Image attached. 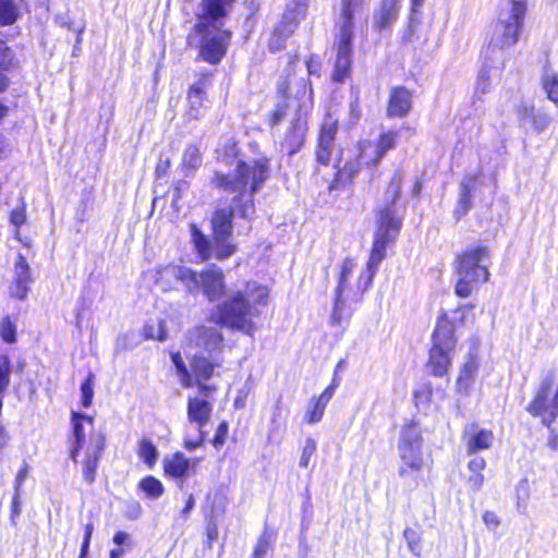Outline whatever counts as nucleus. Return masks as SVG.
<instances>
[{
    "label": "nucleus",
    "instance_id": "obj_49",
    "mask_svg": "<svg viewBox=\"0 0 558 558\" xmlns=\"http://www.w3.org/2000/svg\"><path fill=\"white\" fill-rule=\"evenodd\" d=\"M424 1L425 0H411L412 16H411L410 25H409V34L403 37L404 41H409V43L412 41V36L414 34V28H415L414 15L420 12V9L424 4Z\"/></svg>",
    "mask_w": 558,
    "mask_h": 558
},
{
    "label": "nucleus",
    "instance_id": "obj_25",
    "mask_svg": "<svg viewBox=\"0 0 558 558\" xmlns=\"http://www.w3.org/2000/svg\"><path fill=\"white\" fill-rule=\"evenodd\" d=\"M518 118L522 122H531L536 132H543L551 121L548 113L535 110L533 106L527 105H522L518 109Z\"/></svg>",
    "mask_w": 558,
    "mask_h": 558
},
{
    "label": "nucleus",
    "instance_id": "obj_37",
    "mask_svg": "<svg viewBox=\"0 0 558 558\" xmlns=\"http://www.w3.org/2000/svg\"><path fill=\"white\" fill-rule=\"evenodd\" d=\"M337 131L338 125L336 121H325L320 130L318 147L332 149Z\"/></svg>",
    "mask_w": 558,
    "mask_h": 558
},
{
    "label": "nucleus",
    "instance_id": "obj_58",
    "mask_svg": "<svg viewBox=\"0 0 558 558\" xmlns=\"http://www.w3.org/2000/svg\"><path fill=\"white\" fill-rule=\"evenodd\" d=\"M484 483L482 473H472L468 478V484L473 490H480Z\"/></svg>",
    "mask_w": 558,
    "mask_h": 558
},
{
    "label": "nucleus",
    "instance_id": "obj_59",
    "mask_svg": "<svg viewBox=\"0 0 558 558\" xmlns=\"http://www.w3.org/2000/svg\"><path fill=\"white\" fill-rule=\"evenodd\" d=\"M332 149L317 147L316 159L322 165H328L331 158Z\"/></svg>",
    "mask_w": 558,
    "mask_h": 558
},
{
    "label": "nucleus",
    "instance_id": "obj_21",
    "mask_svg": "<svg viewBox=\"0 0 558 558\" xmlns=\"http://www.w3.org/2000/svg\"><path fill=\"white\" fill-rule=\"evenodd\" d=\"M306 121L301 114H298L281 143L282 149L290 156L299 151L304 143Z\"/></svg>",
    "mask_w": 558,
    "mask_h": 558
},
{
    "label": "nucleus",
    "instance_id": "obj_1",
    "mask_svg": "<svg viewBox=\"0 0 558 558\" xmlns=\"http://www.w3.org/2000/svg\"><path fill=\"white\" fill-rule=\"evenodd\" d=\"M219 158L233 167L228 173L216 171L211 184L227 193L235 194L230 208H219L211 217L214 243H211L196 225H191V238L198 256L203 259L215 257L226 259L235 252V246L228 242L232 235L233 216L236 213L242 218L254 214V195L259 191L269 177V160L265 157L242 160L238 157L236 144L228 143Z\"/></svg>",
    "mask_w": 558,
    "mask_h": 558
},
{
    "label": "nucleus",
    "instance_id": "obj_6",
    "mask_svg": "<svg viewBox=\"0 0 558 558\" xmlns=\"http://www.w3.org/2000/svg\"><path fill=\"white\" fill-rule=\"evenodd\" d=\"M364 0H342L341 11L337 22L339 39L337 43V58L333 80L342 82L351 69L353 19L363 11Z\"/></svg>",
    "mask_w": 558,
    "mask_h": 558
},
{
    "label": "nucleus",
    "instance_id": "obj_43",
    "mask_svg": "<svg viewBox=\"0 0 558 558\" xmlns=\"http://www.w3.org/2000/svg\"><path fill=\"white\" fill-rule=\"evenodd\" d=\"M398 140V133L393 131H388L386 133H383L378 141L375 142L381 157L385 156V154L395 148Z\"/></svg>",
    "mask_w": 558,
    "mask_h": 558
},
{
    "label": "nucleus",
    "instance_id": "obj_34",
    "mask_svg": "<svg viewBox=\"0 0 558 558\" xmlns=\"http://www.w3.org/2000/svg\"><path fill=\"white\" fill-rule=\"evenodd\" d=\"M171 361L175 367L177 375L183 387L190 388L194 386V378L189 368L186 367L181 354L179 352L171 354Z\"/></svg>",
    "mask_w": 558,
    "mask_h": 558
},
{
    "label": "nucleus",
    "instance_id": "obj_51",
    "mask_svg": "<svg viewBox=\"0 0 558 558\" xmlns=\"http://www.w3.org/2000/svg\"><path fill=\"white\" fill-rule=\"evenodd\" d=\"M433 390L430 385L425 384L414 392L416 403L425 404L430 402Z\"/></svg>",
    "mask_w": 558,
    "mask_h": 558
},
{
    "label": "nucleus",
    "instance_id": "obj_4",
    "mask_svg": "<svg viewBox=\"0 0 558 558\" xmlns=\"http://www.w3.org/2000/svg\"><path fill=\"white\" fill-rule=\"evenodd\" d=\"M187 347L195 349L191 361L194 379H210L215 368L222 364L220 353L223 348V337L220 330L216 327H195L187 333Z\"/></svg>",
    "mask_w": 558,
    "mask_h": 558
},
{
    "label": "nucleus",
    "instance_id": "obj_52",
    "mask_svg": "<svg viewBox=\"0 0 558 558\" xmlns=\"http://www.w3.org/2000/svg\"><path fill=\"white\" fill-rule=\"evenodd\" d=\"M227 435H228V424L226 422H221L217 427V430H216V434H215V437L213 440V445L216 448H220L221 446H223V444L226 442V439H227Z\"/></svg>",
    "mask_w": 558,
    "mask_h": 558
},
{
    "label": "nucleus",
    "instance_id": "obj_23",
    "mask_svg": "<svg viewBox=\"0 0 558 558\" xmlns=\"http://www.w3.org/2000/svg\"><path fill=\"white\" fill-rule=\"evenodd\" d=\"M412 107V95L404 87H396L390 93L388 104L389 117H404L409 113Z\"/></svg>",
    "mask_w": 558,
    "mask_h": 558
},
{
    "label": "nucleus",
    "instance_id": "obj_45",
    "mask_svg": "<svg viewBox=\"0 0 558 558\" xmlns=\"http://www.w3.org/2000/svg\"><path fill=\"white\" fill-rule=\"evenodd\" d=\"M82 405L89 408L94 397V375L89 374L81 385Z\"/></svg>",
    "mask_w": 558,
    "mask_h": 558
},
{
    "label": "nucleus",
    "instance_id": "obj_48",
    "mask_svg": "<svg viewBox=\"0 0 558 558\" xmlns=\"http://www.w3.org/2000/svg\"><path fill=\"white\" fill-rule=\"evenodd\" d=\"M313 405L308 409L306 414V421L308 424H315L318 423L324 415V412L326 410V405L317 401L316 399L312 400Z\"/></svg>",
    "mask_w": 558,
    "mask_h": 558
},
{
    "label": "nucleus",
    "instance_id": "obj_14",
    "mask_svg": "<svg viewBox=\"0 0 558 558\" xmlns=\"http://www.w3.org/2000/svg\"><path fill=\"white\" fill-rule=\"evenodd\" d=\"M231 8V0H202L194 29L225 28Z\"/></svg>",
    "mask_w": 558,
    "mask_h": 558
},
{
    "label": "nucleus",
    "instance_id": "obj_7",
    "mask_svg": "<svg viewBox=\"0 0 558 558\" xmlns=\"http://www.w3.org/2000/svg\"><path fill=\"white\" fill-rule=\"evenodd\" d=\"M526 5L521 0L507 2L493 26L489 47L505 49L515 45L523 27Z\"/></svg>",
    "mask_w": 558,
    "mask_h": 558
},
{
    "label": "nucleus",
    "instance_id": "obj_39",
    "mask_svg": "<svg viewBox=\"0 0 558 558\" xmlns=\"http://www.w3.org/2000/svg\"><path fill=\"white\" fill-rule=\"evenodd\" d=\"M138 486L151 499H157L163 494L162 483L154 476L144 477Z\"/></svg>",
    "mask_w": 558,
    "mask_h": 558
},
{
    "label": "nucleus",
    "instance_id": "obj_19",
    "mask_svg": "<svg viewBox=\"0 0 558 558\" xmlns=\"http://www.w3.org/2000/svg\"><path fill=\"white\" fill-rule=\"evenodd\" d=\"M158 280H165L167 282H171L172 280L180 281L185 284L190 293H195V288L197 287L195 271L178 265L160 267L158 270Z\"/></svg>",
    "mask_w": 558,
    "mask_h": 558
},
{
    "label": "nucleus",
    "instance_id": "obj_8",
    "mask_svg": "<svg viewBox=\"0 0 558 558\" xmlns=\"http://www.w3.org/2000/svg\"><path fill=\"white\" fill-rule=\"evenodd\" d=\"M453 325L446 318H439L433 333V345L429 350L427 369L436 377L447 375L456 348Z\"/></svg>",
    "mask_w": 558,
    "mask_h": 558
},
{
    "label": "nucleus",
    "instance_id": "obj_31",
    "mask_svg": "<svg viewBox=\"0 0 558 558\" xmlns=\"http://www.w3.org/2000/svg\"><path fill=\"white\" fill-rule=\"evenodd\" d=\"M274 542V533L265 526L254 546L251 558H267L268 553L272 549Z\"/></svg>",
    "mask_w": 558,
    "mask_h": 558
},
{
    "label": "nucleus",
    "instance_id": "obj_27",
    "mask_svg": "<svg viewBox=\"0 0 558 558\" xmlns=\"http://www.w3.org/2000/svg\"><path fill=\"white\" fill-rule=\"evenodd\" d=\"M477 363L475 359L470 354L460 371L457 379V389L459 393L464 396L469 395L470 388L474 383V378L477 372Z\"/></svg>",
    "mask_w": 558,
    "mask_h": 558
},
{
    "label": "nucleus",
    "instance_id": "obj_28",
    "mask_svg": "<svg viewBox=\"0 0 558 558\" xmlns=\"http://www.w3.org/2000/svg\"><path fill=\"white\" fill-rule=\"evenodd\" d=\"M399 0H383L380 9L374 16L375 26L379 29L388 27L398 16Z\"/></svg>",
    "mask_w": 558,
    "mask_h": 558
},
{
    "label": "nucleus",
    "instance_id": "obj_17",
    "mask_svg": "<svg viewBox=\"0 0 558 558\" xmlns=\"http://www.w3.org/2000/svg\"><path fill=\"white\" fill-rule=\"evenodd\" d=\"M94 418L86 414L72 413V436L69 439L70 444V458L76 462L78 453L85 442V425L90 429L93 428Z\"/></svg>",
    "mask_w": 558,
    "mask_h": 558
},
{
    "label": "nucleus",
    "instance_id": "obj_64",
    "mask_svg": "<svg viewBox=\"0 0 558 558\" xmlns=\"http://www.w3.org/2000/svg\"><path fill=\"white\" fill-rule=\"evenodd\" d=\"M547 446L551 450L558 449V435L551 428H550V436L548 438Z\"/></svg>",
    "mask_w": 558,
    "mask_h": 558
},
{
    "label": "nucleus",
    "instance_id": "obj_10",
    "mask_svg": "<svg viewBox=\"0 0 558 558\" xmlns=\"http://www.w3.org/2000/svg\"><path fill=\"white\" fill-rule=\"evenodd\" d=\"M555 372L549 371L541 380L526 411L534 417H541L543 425H550L558 417V387L554 390Z\"/></svg>",
    "mask_w": 558,
    "mask_h": 558
},
{
    "label": "nucleus",
    "instance_id": "obj_50",
    "mask_svg": "<svg viewBox=\"0 0 558 558\" xmlns=\"http://www.w3.org/2000/svg\"><path fill=\"white\" fill-rule=\"evenodd\" d=\"M22 495L23 492H14L13 494L10 515L13 525H16V519L20 517L22 512Z\"/></svg>",
    "mask_w": 558,
    "mask_h": 558
},
{
    "label": "nucleus",
    "instance_id": "obj_16",
    "mask_svg": "<svg viewBox=\"0 0 558 558\" xmlns=\"http://www.w3.org/2000/svg\"><path fill=\"white\" fill-rule=\"evenodd\" d=\"M105 448V437L100 433H93L89 436V444L83 468L84 481L93 484L96 477L98 461Z\"/></svg>",
    "mask_w": 558,
    "mask_h": 558
},
{
    "label": "nucleus",
    "instance_id": "obj_15",
    "mask_svg": "<svg viewBox=\"0 0 558 558\" xmlns=\"http://www.w3.org/2000/svg\"><path fill=\"white\" fill-rule=\"evenodd\" d=\"M197 287L195 292L202 290L209 301L218 300L225 292L223 274L221 268L210 265L201 274L195 272Z\"/></svg>",
    "mask_w": 558,
    "mask_h": 558
},
{
    "label": "nucleus",
    "instance_id": "obj_33",
    "mask_svg": "<svg viewBox=\"0 0 558 558\" xmlns=\"http://www.w3.org/2000/svg\"><path fill=\"white\" fill-rule=\"evenodd\" d=\"M477 174H466L460 183L458 203L472 207V193L476 189Z\"/></svg>",
    "mask_w": 558,
    "mask_h": 558
},
{
    "label": "nucleus",
    "instance_id": "obj_60",
    "mask_svg": "<svg viewBox=\"0 0 558 558\" xmlns=\"http://www.w3.org/2000/svg\"><path fill=\"white\" fill-rule=\"evenodd\" d=\"M483 521L488 527H497L499 525L498 517L493 511H485Z\"/></svg>",
    "mask_w": 558,
    "mask_h": 558
},
{
    "label": "nucleus",
    "instance_id": "obj_2",
    "mask_svg": "<svg viewBox=\"0 0 558 558\" xmlns=\"http://www.w3.org/2000/svg\"><path fill=\"white\" fill-rule=\"evenodd\" d=\"M225 295L226 299L217 306V323L253 336L257 330L253 319L260 315L259 306L266 305L267 288L247 282L243 289H230Z\"/></svg>",
    "mask_w": 558,
    "mask_h": 558
},
{
    "label": "nucleus",
    "instance_id": "obj_46",
    "mask_svg": "<svg viewBox=\"0 0 558 558\" xmlns=\"http://www.w3.org/2000/svg\"><path fill=\"white\" fill-rule=\"evenodd\" d=\"M317 449L316 441L308 437L305 439V444L302 450V454L299 461L301 468H307L312 457L315 454Z\"/></svg>",
    "mask_w": 558,
    "mask_h": 558
},
{
    "label": "nucleus",
    "instance_id": "obj_29",
    "mask_svg": "<svg viewBox=\"0 0 558 558\" xmlns=\"http://www.w3.org/2000/svg\"><path fill=\"white\" fill-rule=\"evenodd\" d=\"M189 109L186 116L190 120H198L205 108V92L199 86H192L187 93Z\"/></svg>",
    "mask_w": 558,
    "mask_h": 558
},
{
    "label": "nucleus",
    "instance_id": "obj_41",
    "mask_svg": "<svg viewBox=\"0 0 558 558\" xmlns=\"http://www.w3.org/2000/svg\"><path fill=\"white\" fill-rule=\"evenodd\" d=\"M308 8V0H290L287 3V17H291L298 22L305 17Z\"/></svg>",
    "mask_w": 558,
    "mask_h": 558
},
{
    "label": "nucleus",
    "instance_id": "obj_53",
    "mask_svg": "<svg viewBox=\"0 0 558 558\" xmlns=\"http://www.w3.org/2000/svg\"><path fill=\"white\" fill-rule=\"evenodd\" d=\"M198 435L195 439H192V438H189L186 437L184 439V448L192 451L198 447H201L204 441H205V438H206V433L201 429V430H197Z\"/></svg>",
    "mask_w": 558,
    "mask_h": 558
},
{
    "label": "nucleus",
    "instance_id": "obj_22",
    "mask_svg": "<svg viewBox=\"0 0 558 558\" xmlns=\"http://www.w3.org/2000/svg\"><path fill=\"white\" fill-rule=\"evenodd\" d=\"M213 412V404L197 397L187 400V420L201 430L208 423Z\"/></svg>",
    "mask_w": 558,
    "mask_h": 558
},
{
    "label": "nucleus",
    "instance_id": "obj_35",
    "mask_svg": "<svg viewBox=\"0 0 558 558\" xmlns=\"http://www.w3.org/2000/svg\"><path fill=\"white\" fill-rule=\"evenodd\" d=\"M20 16V10L13 0H0V25H12Z\"/></svg>",
    "mask_w": 558,
    "mask_h": 558
},
{
    "label": "nucleus",
    "instance_id": "obj_24",
    "mask_svg": "<svg viewBox=\"0 0 558 558\" xmlns=\"http://www.w3.org/2000/svg\"><path fill=\"white\" fill-rule=\"evenodd\" d=\"M300 22L282 15L281 21L275 27L272 36L269 40V49L271 51H279L282 49L284 41L294 33Z\"/></svg>",
    "mask_w": 558,
    "mask_h": 558
},
{
    "label": "nucleus",
    "instance_id": "obj_63",
    "mask_svg": "<svg viewBox=\"0 0 558 558\" xmlns=\"http://www.w3.org/2000/svg\"><path fill=\"white\" fill-rule=\"evenodd\" d=\"M128 541H129V534H128V533H125V532H122V531L117 532V533L114 534V536H113V543H114L116 545H118V546H122V545H124V544L130 545V544L128 543Z\"/></svg>",
    "mask_w": 558,
    "mask_h": 558
},
{
    "label": "nucleus",
    "instance_id": "obj_55",
    "mask_svg": "<svg viewBox=\"0 0 558 558\" xmlns=\"http://www.w3.org/2000/svg\"><path fill=\"white\" fill-rule=\"evenodd\" d=\"M338 385L339 383L336 379H333L332 384L329 385L316 400L327 407L328 402L333 397Z\"/></svg>",
    "mask_w": 558,
    "mask_h": 558
},
{
    "label": "nucleus",
    "instance_id": "obj_40",
    "mask_svg": "<svg viewBox=\"0 0 558 558\" xmlns=\"http://www.w3.org/2000/svg\"><path fill=\"white\" fill-rule=\"evenodd\" d=\"M140 458L148 465H155L158 458V450L150 440L142 439L137 451Z\"/></svg>",
    "mask_w": 558,
    "mask_h": 558
},
{
    "label": "nucleus",
    "instance_id": "obj_36",
    "mask_svg": "<svg viewBox=\"0 0 558 558\" xmlns=\"http://www.w3.org/2000/svg\"><path fill=\"white\" fill-rule=\"evenodd\" d=\"M144 336L146 339L158 340L160 342L167 340L168 331L166 322L162 319L148 322L144 327Z\"/></svg>",
    "mask_w": 558,
    "mask_h": 558
},
{
    "label": "nucleus",
    "instance_id": "obj_30",
    "mask_svg": "<svg viewBox=\"0 0 558 558\" xmlns=\"http://www.w3.org/2000/svg\"><path fill=\"white\" fill-rule=\"evenodd\" d=\"M12 61V51L3 41L0 40V94L4 93L10 85V78L5 74V71L10 69Z\"/></svg>",
    "mask_w": 558,
    "mask_h": 558
},
{
    "label": "nucleus",
    "instance_id": "obj_18",
    "mask_svg": "<svg viewBox=\"0 0 558 558\" xmlns=\"http://www.w3.org/2000/svg\"><path fill=\"white\" fill-rule=\"evenodd\" d=\"M32 282L29 265L24 256L19 255L14 264V281L11 286L12 296L24 300L27 296Z\"/></svg>",
    "mask_w": 558,
    "mask_h": 558
},
{
    "label": "nucleus",
    "instance_id": "obj_44",
    "mask_svg": "<svg viewBox=\"0 0 558 558\" xmlns=\"http://www.w3.org/2000/svg\"><path fill=\"white\" fill-rule=\"evenodd\" d=\"M403 537L408 544L410 551L415 555H421V535L417 531L411 527H407L403 532Z\"/></svg>",
    "mask_w": 558,
    "mask_h": 558
},
{
    "label": "nucleus",
    "instance_id": "obj_54",
    "mask_svg": "<svg viewBox=\"0 0 558 558\" xmlns=\"http://www.w3.org/2000/svg\"><path fill=\"white\" fill-rule=\"evenodd\" d=\"M28 476V464L23 463V466L19 470L14 481V492H23L22 486Z\"/></svg>",
    "mask_w": 558,
    "mask_h": 558
},
{
    "label": "nucleus",
    "instance_id": "obj_62",
    "mask_svg": "<svg viewBox=\"0 0 558 558\" xmlns=\"http://www.w3.org/2000/svg\"><path fill=\"white\" fill-rule=\"evenodd\" d=\"M204 381H205V380H197V379H194V385H197L199 392H201L204 397H209V395L215 390V387H214V386L206 385Z\"/></svg>",
    "mask_w": 558,
    "mask_h": 558
},
{
    "label": "nucleus",
    "instance_id": "obj_26",
    "mask_svg": "<svg viewBox=\"0 0 558 558\" xmlns=\"http://www.w3.org/2000/svg\"><path fill=\"white\" fill-rule=\"evenodd\" d=\"M165 472L174 478H182L189 475L192 463L182 452H177L163 462Z\"/></svg>",
    "mask_w": 558,
    "mask_h": 558
},
{
    "label": "nucleus",
    "instance_id": "obj_56",
    "mask_svg": "<svg viewBox=\"0 0 558 558\" xmlns=\"http://www.w3.org/2000/svg\"><path fill=\"white\" fill-rule=\"evenodd\" d=\"M25 220H26V214H25L24 207L16 208L11 211L10 221L15 227H17V228L21 227L25 222Z\"/></svg>",
    "mask_w": 558,
    "mask_h": 558
},
{
    "label": "nucleus",
    "instance_id": "obj_42",
    "mask_svg": "<svg viewBox=\"0 0 558 558\" xmlns=\"http://www.w3.org/2000/svg\"><path fill=\"white\" fill-rule=\"evenodd\" d=\"M12 373L11 360L7 354H0V396H3L10 386Z\"/></svg>",
    "mask_w": 558,
    "mask_h": 558
},
{
    "label": "nucleus",
    "instance_id": "obj_13",
    "mask_svg": "<svg viewBox=\"0 0 558 558\" xmlns=\"http://www.w3.org/2000/svg\"><path fill=\"white\" fill-rule=\"evenodd\" d=\"M194 32L201 37L198 44L201 58L210 64L219 63L226 56L231 32L226 28L194 29Z\"/></svg>",
    "mask_w": 558,
    "mask_h": 558
},
{
    "label": "nucleus",
    "instance_id": "obj_3",
    "mask_svg": "<svg viewBox=\"0 0 558 558\" xmlns=\"http://www.w3.org/2000/svg\"><path fill=\"white\" fill-rule=\"evenodd\" d=\"M402 185V175L397 171L386 192L387 198L391 199L385 208L379 210L378 227L375 233L371 256L364 272L359 277L357 288L354 290L362 301V294L372 284L373 278L381 260L386 257V251L389 243L393 242L401 229V219L396 215L395 203L400 196Z\"/></svg>",
    "mask_w": 558,
    "mask_h": 558
},
{
    "label": "nucleus",
    "instance_id": "obj_47",
    "mask_svg": "<svg viewBox=\"0 0 558 558\" xmlns=\"http://www.w3.org/2000/svg\"><path fill=\"white\" fill-rule=\"evenodd\" d=\"M0 333L3 341L7 343H14L16 341V328L15 325L10 320L9 317H5L0 325Z\"/></svg>",
    "mask_w": 558,
    "mask_h": 558
},
{
    "label": "nucleus",
    "instance_id": "obj_11",
    "mask_svg": "<svg viewBox=\"0 0 558 558\" xmlns=\"http://www.w3.org/2000/svg\"><path fill=\"white\" fill-rule=\"evenodd\" d=\"M399 456L402 465L399 469L400 477L410 476V472H420L423 466L422 434L417 424L411 422L404 425L400 433Z\"/></svg>",
    "mask_w": 558,
    "mask_h": 558
},
{
    "label": "nucleus",
    "instance_id": "obj_5",
    "mask_svg": "<svg viewBox=\"0 0 558 558\" xmlns=\"http://www.w3.org/2000/svg\"><path fill=\"white\" fill-rule=\"evenodd\" d=\"M492 264L490 250L483 244L468 246L454 262L458 280L454 292L460 298H469L489 279Z\"/></svg>",
    "mask_w": 558,
    "mask_h": 558
},
{
    "label": "nucleus",
    "instance_id": "obj_38",
    "mask_svg": "<svg viewBox=\"0 0 558 558\" xmlns=\"http://www.w3.org/2000/svg\"><path fill=\"white\" fill-rule=\"evenodd\" d=\"M542 84L547 97L553 102L558 101V74L545 70L542 76Z\"/></svg>",
    "mask_w": 558,
    "mask_h": 558
},
{
    "label": "nucleus",
    "instance_id": "obj_12",
    "mask_svg": "<svg viewBox=\"0 0 558 558\" xmlns=\"http://www.w3.org/2000/svg\"><path fill=\"white\" fill-rule=\"evenodd\" d=\"M381 155L375 142L365 140L359 143V154L353 160H349L343 167H339L330 189H338L350 183L360 172L363 166H376L381 160Z\"/></svg>",
    "mask_w": 558,
    "mask_h": 558
},
{
    "label": "nucleus",
    "instance_id": "obj_20",
    "mask_svg": "<svg viewBox=\"0 0 558 558\" xmlns=\"http://www.w3.org/2000/svg\"><path fill=\"white\" fill-rule=\"evenodd\" d=\"M466 437V451L469 454H474L478 451L490 448L494 441V434L492 430L478 428L472 424L465 428Z\"/></svg>",
    "mask_w": 558,
    "mask_h": 558
},
{
    "label": "nucleus",
    "instance_id": "obj_32",
    "mask_svg": "<svg viewBox=\"0 0 558 558\" xmlns=\"http://www.w3.org/2000/svg\"><path fill=\"white\" fill-rule=\"evenodd\" d=\"M202 155L199 148L196 145L190 144L185 147L181 166L185 171H195L202 165Z\"/></svg>",
    "mask_w": 558,
    "mask_h": 558
},
{
    "label": "nucleus",
    "instance_id": "obj_9",
    "mask_svg": "<svg viewBox=\"0 0 558 558\" xmlns=\"http://www.w3.org/2000/svg\"><path fill=\"white\" fill-rule=\"evenodd\" d=\"M354 267L355 262L352 258H345L341 264L330 317L332 326H340L344 323L348 324L356 310V305L360 303L357 293L348 282Z\"/></svg>",
    "mask_w": 558,
    "mask_h": 558
},
{
    "label": "nucleus",
    "instance_id": "obj_57",
    "mask_svg": "<svg viewBox=\"0 0 558 558\" xmlns=\"http://www.w3.org/2000/svg\"><path fill=\"white\" fill-rule=\"evenodd\" d=\"M486 462L482 457H474L469 461L468 468L471 473H482Z\"/></svg>",
    "mask_w": 558,
    "mask_h": 558
},
{
    "label": "nucleus",
    "instance_id": "obj_61",
    "mask_svg": "<svg viewBox=\"0 0 558 558\" xmlns=\"http://www.w3.org/2000/svg\"><path fill=\"white\" fill-rule=\"evenodd\" d=\"M360 117H361V112L359 110V104H357V100H355L354 102H351L350 105V124L354 125L357 123V121L360 120Z\"/></svg>",
    "mask_w": 558,
    "mask_h": 558
}]
</instances>
